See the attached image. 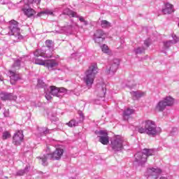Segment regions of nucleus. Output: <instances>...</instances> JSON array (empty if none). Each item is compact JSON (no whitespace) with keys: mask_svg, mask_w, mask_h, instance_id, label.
<instances>
[{"mask_svg":"<svg viewBox=\"0 0 179 179\" xmlns=\"http://www.w3.org/2000/svg\"><path fill=\"white\" fill-rule=\"evenodd\" d=\"M97 64H92L85 72L84 82L87 87H92L94 83L96 75H97Z\"/></svg>","mask_w":179,"mask_h":179,"instance_id":"1","label":"nucleus"},{"mask_svg":"<svg viewBox=\"0 0 179 179\" xmlns=\"http://www.w3.org/2000/svg\"><path fill=\"white\" fill-rule=\"evenodd\" d=\"M9 34L13 36L15 40H23V36H22V31L20 27H19V22L17 21L12 20L9 22Z\"/></svg>","mask_w":179,"mask_h":179,"instance_id":"2","label":"nucleus"},{"mask_svg":"<svg viewBox=\"0 0 179 179\" xmlns=\"http://www.w3.org/2000/svg\"><path fill=\"white\" fill-rule=\"evenodd\" d=\"M155 152L152 149L145 148L143 152H138L135 155L136 162L140 164H144L148 160V156H152Z\"/></svg>","mask_w":179,"mask_h":179,"instance_id":"3","label":"nucleus"},{"mask_svg":"<svg viewBox=\"0 0 179 179\" xmlns=\"http://www.w3.org/2000/svg\"><path fill=\"white\" fill-rule=\"evenodd\" d=\"M144 127L145 128L146 134H148V135H156V134H157L155 122L152 120H146L145 122H144Z\"/></svg>","mask_w":179,"mask_h":179,"instance_id":"4","label":"nucleus"},{"mask_svg":"<svg viewBox=\"0 0 179 179\" xmlns=\"http://www.w3.org/2000/svg\"><path fill=\"white\" fill-rule=\"evenodd\" d=\"M24 136L23 135V131H17L13 137V145H15V146H19V145H21V143L23 142Z\"/></svg>","mask_w":179,"mask_h":179,"instance_id":"5","label":"nucleus"},{"mask_svg":"<svg viewBox=\"0 0 179 179\" xmlns=\"http://www.w3.org/2000/svg\"><path fill=\"white\" fill-rule=\"evenodd\" d=\"M105 35L106 34L103 30L96 31L94 38L95 43H96L97 44H101V43H103V41L106 40V38L104 37Z\"/></svg>","mask_w":179,"mask_h":179,"instance_id":"6","label":"nucleus"},{"mask_svg":"<svg viewBox=\"0 0 179 179\" xmlns=\"http://www.w3.org/2000/svg\"><path fill=\"white\" fill-rule=\"evenodd\" d=\"M99 135H101L99 136V142L102 143V145H108L110 142V139L108 138V134L106 131H100Z\"/></svg>","mask_w":179,"mask_h":179,"instance_id":"7","label":"nucleus"},{"mask_svg":"<svg viewBox=\"0 0 179 179\" xmlns=\"http://www.w3.org/2000/svg\"><path fill=\"white\" fill-rule=\"evenodd\" d=\"M62 155H64V149L57 148L52 154H49V156L53 160H59Z\"/></svg>","mask_w":179,"mask_h":179,"instance_id":"8","label":"nucleus"},{"mask_svg":"<svg viewBox=\"0 0 179 179\" xmlns=\"http://www.w3.org/2000/svg\"><path fill=\"white\" fill-rule=\"evenodd\" d=\"M122 148V139L116 138L112 142V148L114 150H121Z\"/></svg>","mask_w":179,"mask_h":179,"instance_id":"9","label":"nucleus"},{"mask_svg":"<svg viewBox=\"0 0 179 179\" xmlns=\"http://www.w3.org/2000/svg\"><path fill=\"white\" fill-rule=\"evenodd\" d=\"M34 55L35 57H43V58H51L52 57V52L51 51H50V53H46L41 50H36Z\"/></svg>","mask_w":179,"mask_h":179,"instance_id":"10","label":"nucleus"},{"mask_svg":"<svg viewBox=\"0 0 179 179\" xmlns=\"http://www.w3.org/2000/svg\"><path fill=\"white\" fill-rule=\"evenodd\" d=\"M174 12V6L171 3H166L165 7L162 9V13L164 15H170Z\"/></svg>","mask_w":179,"mask_h":179,"instance_id":"11","label":"nucleus"},{"mask_svg":"<svg viewBox=\"0 0 179 179\" xmlns=\"http://www.w3.org/2000/svg\"><path fill=\"white\" fill-rule=\"evenodd\" d=\"M118 66H120V60L115 59L113 61V64L111 65V66L106 71L107 73H111V72H117V69H118Z\"/></svg>","mask_w":179,"mask_h":179,"instance_id":"12","label":"nucleus"},{"mask_svg":"<svg viewBox=\"0 0 179 179\" xmlns=\"http://www.w3.org/2000/svg\"><path fill=\"white\" fill-rule=\"evenodd\" d=\"M8 72L10 73L11 85H13L15 82H17V80H19V79H20V77L19 76V74L13 71L12 70L8 71Z\"/></svg>","mask_w":179,"mask_h":179,"instance_id":"13","label":"nucleus"},{"mask_svg":"<svg viewBox=\"0 0 179 179\" xmlns=\"http://www.w3.org/2000/svg\"><path fill=\"white\" fill-rule=\"evenodd\" d=\"M148 176H155L162 174V170L159 168H148L147 169Z\"/></svg>","mask_w":179,"mask_h":179,"instance_id":"14","label":"nucleus"},{"mask_svg":"<svg viewBox=\"0 0 179 179\" xmlns=\"http://www.w3.org/2000/svg\"><path fill=\"white\" fill-rule=\"evenodd\" d=\"M22 11L27 17H31L36 15V11L33 8H22Z\"/></svg>","mask_w":179,"mask_h":179,"instance_id":"15","label":"nucleus"},{"mask_svg":"<svg viewBox=\"0 0 179 179\" xmlns=\"http://www.w3.org/2000/svg\"><path fill=\"white\" fill-rule=\"evenodd\" d=\"M64 15H66L67 16H70V17H79V15H78V13L72 10H70L69 8H66L64 12Z\"/></svg>","mask_w":179,"mask_h":179,"instance_id":"16","label":"nucleus"},{"mask_svg":"<svg viewBox=\"0 0 179 179\" xmlns=\"http://www.w3.org/2000/svg\"><path fill=\"white\" fill-rule=\"evenodd\" d=\"M166 107H167L166 103L164 102L163 100H162L157 103V106L155 107V111L162 112L166 109Z\"/></svg>","mask_w":179,"mask_h":179,"instance_id":"17","label":"nucleus"},{"mask_svg":"<svg viewBox=\"0 0 179 179\" xmlns=\"http://www.w3.org/2000/svg\"><path fill=\"white\" fill-rule=\"evenodd\" d=\"M162 101H164L166 106H173L174 104V99L171 98V96H167Z\"/></svg>","mask_w":179,"mask_h":179,"instance_id":"18","label":"nucleus"},{"mask_svg":"<svg viewBox=\"0 0 179 179\" xmlns=\"http://www.w3.org/2000/svg\"><path fill=\"white\" fill-rule=\"evenodd\" d=\"M178 38H177V40L176 41H165L164 42V46L165 48H170V47H171V45H173V44H177V43H178Z\"/></svg>","mask_w":179,"mask_h":179,"instance_id":"19","label":"nucleus"},{"mask_svg":"<svg viewBox=\"0 0 179 179\" xmlns=\"http://www.w3.org/2000/svg\"><path fill=\"white\" fill-rule=\"evenodd\" d=\"M50 93L52 94V96H58L59 94V88H57L55 86H51Z\"/></svg>","mask_w":179,"mask_h":179,"instance_id":"20","label":"nucleus"},{"mask_svg":"<svg viewBox=\"0 0 179 179\" xmlns=\"http://www.w3.org/2000/svg\"><path fill=\"white\" fill-rule=\"evenodd\" d=\"M45 66L48 68H54V66H57V62L54 60H46Z\"/></svg>","mask_w":179,"mask_h":179,"instance_id":"21","label":"nucleus"},{"mask_svg":"<svg viewBox=\"0 0 179 179\" xmlns=\"http://www.w3.org/2000/svg\"><path fill=\"white\" fill-rule=\"evenodd\" d=\"M0 97L3 101H6V100H10L12 99V94H1Z\"/></svg>","mask_w":179,"mask_h":179,"instance_id":"22","label":"nucleus"},{"mask_svg":"<svg viewBox=\"0 0 179 179\" xmlns=\"http://www.w3.org/2000/svg\"><path fill=\"white\" fill-rule=\"evenodd\" d=\"M101 27L103 29H108V27H111V23L107 20L101 21Z\"/></svg>","mask_w":179,"mask_h":179,"instance_id":"23","label":"nucleus"},{"mask_svg":"<svg viewBox=\"0 0 179 179\" xmlns=\"http://www.w3.org/2000/svg\"><path fill=\"white\" fill-rule=\"evenodd\" d=\"M48 157H50V154L43 155L42 157H38V159L41 160L42 164H43V166H47V159H48Z\"/></svg>","mask_w":179,"mask_h":179,"instance_id":"24","label":"nucleus"},{"mask_svg":"<svg viewBox=\"0 0 179 179\" xmlns=\"http://www.w3.org/2000/svg\"><path fill=\"white\" fill-rule=\"evenodd\" d=\"M131 114H134V109L127 108L124 112V115H125L127 117H129V115H131Z\"/></svg>","mask_w":179,"mask_h":179,"instance_id":"25","label":"nucleus"},{"mask_svg":"<svg viewBox=\"0 0 179 179\" xmlns=\"http://www.w3.org/2000/svg\"><path fill=\"white\" fill-rule=\"evenodd\" d=\"M29 170V166H26L24 170L22 169L20 170L17 172V176H24V174H26V171H27Z\"/></svg>","mask_w":179,"mask_h":179,"instance_id":"26","label":"nucleus"},{"mask_svg":"<svg viewBox=\"0 0 179 179\" xmlns=\"http://www.w3.org/2000/svg\"><path fill=\"white\" fill-rule=\"evenodd\" d=\"M45 62H46V60L44 61L40 59H36L35 60V64H36V65H43V66H45Z\"/></svg>","mask_w":179,"mask_h":179,"instance_id":"27","label":"nucleus"},{"mask_svg":"<svg viewBox=\"0 0 179 179\" xmlns=\"http://www.w3.org/2000/svg\"><path fill=\"white\" fill-rule=\"evenodd\" d=\"M67 125L72 128L73 127H76V125H78V122H76V120H71L67 123Z\"/></svg>","mask_w":179,"mask_h":179,"instance_id":"28","label":"nucleus"},{"mask_svg":"<svg viewBox=\"0 0 179 179\" xmlns=\"http://www.w3.org/2000/svg\"><path fill=\"white\" fill-rule=\"evenodd\" d=\"M101 50L105 54H108V52H110V49L108 48V46L107 45H103L101 46Z\"/></svg>","mask_w":179,"mask_h":179,"instance_id":"29","label":"nucleus"},{"mask_svg":"<svg viewBox=\"0 0 179 179\" xmlns=\"http://www.w3.org/2000/svg\"><path fill=\"white\" fill-rule=\"evenodd\" d=\"M10 136H11L10 133H9L8 131H4L3 133L2 138H3V141H5L6 139H9V138H10Z\"/></svg>","mask_w":179,"mask_h":179,"instance_id":"30","label":"nucleus"},{"mask_svg":"<svg viewBox=\"0 0 179 179\" xmlns=\"http://www.w3.org/2000/svg\"><path fill=\"white\" fill-rule=\"evenodd\" d=\"M45 45H46V47H48V48H51V47H52V45H53V42H52V41H51V40H47V41H45Z\"/></svg>","mask_w":179,"mask_h":179,"instance_id":"31","label":"nucleus"},{"mask_svg":"<svg viewBox=\"0 0 179 179\" xmlns=\"http://www.w3.org/2000/svg\"><path fill=\"white\" fill-rule=\"evenodd\" d=\"M138 132L140 133V134H146V127H139L138 128Z\"/></svg>","mask_w":179,"mask_h":179,"instance_id":"32","label":"nucleus"},{"mask_svg":"<svg viewBox=\"0 0 179 179\" xmlns=\"http://www.w3.org/2000/svg\"><path fill=\"white\" fill-rule=\"evenodd\" d=\"M38 86L39 87H45V83L43 80H39L38 83Z\"/></svg>","mask_w":179,"mask_h":179,"instance_id":"33","label":"nucleus"},{"mask_svg":"<svg viewBox=\"0 0 179 179\" xmlns=\"http://www.w3.org/2000/svg\"><path fill=\"white\" fill-rule=\"evenodd\" d=\"M13 68H16V66L18 68V69H19V66H20V61H19V60H17L15 63H14V64H13Z\"/></svg>","mask_w":179,"mask_h":179,"instance_id":"34","label":"nucleus"},{"mask_svg":"<svg viewBox=\"0 0 179 179\" xmlns=\"http://www.w3.org/2000/svg\"><path fill=\"white\" fill-rule=\"evenodd\" d=\"M106 96V89L104 87H102V92L99 94V97H104Z\"/></svg>","mask_w":179,"mask_h":179,"instance_id":"35","label":"nucleus"},{"mask_svg":"<svg viewBox=\"0 0 179 179\" xmlns=\"http://www.w3.org/2000/svg\"><path fill=\"white\" fill-rule=\"evenodd\" d=\"M78 18H79L80 22L85 23V24H87V21L85 20V18L83 17L78 16Z\"/></svg>","mask_w":179,"mask_h":179,"instance_id":"36","label":"nucleus"},{"mask_svg":"<svg viewBox=\"0 0 179 179\" xmlns=\"http://www.w3.org/2000/svg\"><path fill=\"white\" fill-rule=\"evenodd\" d=\"M67 90L64 87L59 88V93H66Z\"/></svg>","mask_w":179,"mask_h":179,"instance_id":"37","label":"nucleus"},{"mask_svg":"<svg viewBox=\"0 0 179 179\" xmlns=\"http://www.w3.org/2000/svg\"><path fill=\"white\" fill-rule=\"evenodd\" d=\"M32 3H36V5H40V3H41V0H33Z\"/></svg>","mask_w":179,"mask_h":179,"instance_id":"38","label":"nucleus"},{"mask_svg":"<svg viewBox=\"0 0 179 179\" xmlns=\"http://www.w3.org/2000/svg\"><path fill=\"white\" fill-rule=\"evenodd\" d=\"M172 38H173V40H171V41H176L177 38H178V41H179V37H178L176 34H173Z\"/></svg>","mask_w":179,"mask_h":179,"instance_id":"39","label":"nucleus"},{"mask_svg":"<svg viewBox=\"0 0 179 179\" xmlns=\"http://www.w3.org/2000/svg\"><path fill=\"white\" fill-rule=\"evenodd\" d=\"M144 44L146 47H149L150 45V41L149 40L145 41Z\"/></svg>","mask_w":179,"mask_h":179,"instance_id":"40","label":"nucleus"},{"mask_svg":"<svg viewBox=\"0 0 179 179\" xmlns=\"http://www.w3.org/2000/svg\"><path fill=\"white\" fill-rule=\"evenodd\" d=\"M45 98L47 99V100H51V99H52V96H51V95H50V94H46Z\"/></svg>","mask_w":179,"mask_h":179,"instance_id":"41","label":"nucleus"},{"mask_svg":"<svg viewBox=\"0 0 179 179\" xmlns=\"http://www.w3.org/2000/svg\"><path fill=\"white\" fill-rule=\"evenodd\" d=\"M141 52H142V50H141V48H138L136 50V53L137 54H141Z\"/></svg>","mask_w":179,"mask_h":179,"instance_id":"42","label":"nucleus"},{"mask_svg":"<svg viewBox=\"0 0 179 179\" xmlns=\"http://www.w3.org/2000/svg\"><path fill=\"white\" fill-rule=\"evenodd\" d=\"M142 96H145V92H143V93L140 95V97H142Z\"/></svg>","mask_w":179,"mask_h":179,"instance_id":"43","label":"nucleus"},{"mask_svg":"<svg viewBox=\"0 0 179 179\" xmlns=\"http://www.w3.org/2000/svg\"><path fill=\"white\" fill-rule=\"evenodd\" d=\"M48 13H49V15H53L52 12L50 11Z\"/></svg>","mask_w":179,"mask_h":179,"instance_id":"44","label":"nucleus"},{"mask_svg":"<svg viewBox=\"0 0 179 179\" xmlns=\"http://www.w3.org/2000/svg\"><path fill=\"white\" fill-rule=\"evenodd\" d=\"M40 13H45L44 12Z\"/></svg>","mask_w":179,"mask_h":179,"instance_id":"45","label":"nucleus"}]
</instances>
